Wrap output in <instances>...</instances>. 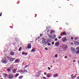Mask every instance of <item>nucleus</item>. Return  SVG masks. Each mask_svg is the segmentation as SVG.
<instances>
[{"label": "nucleus", "mask_w": 79, "mask_h": 79, "mask_svg": "<svg viewBox=\"0 0 79 79\" xmlns=\"http://www.w3.org/2000/svg\"><path fill=\"white\" fill-rule=\"evenodd\" d=\"M23 77V76H20V77H19V79H22Z\"/></svg>", "instance_id": "obj_22"}, {"label": "nucleus", "mask_w": 79, "mask_h": 79, "mask_svg": "<svg viewBox=\"0 0 79 79\" xmlns=\"http://www.w3.org/2000/svg\"><path fill=\"white\" fill-rule=\"evenodd\" d=\"M71 45H73V43H71Z\"/></svg>", "instance_id": "obj_50"}, {"label": "nucleus", "mask_w": 79, "mask_h": 79, "mask_svg": "<svg viewBox=\"0 0 79 79\" xmlns=\"http://www.w3.org/2000/svg\"><path fill=\"white\" fill-rule=\"evenodd\" d=\"M21 70H19L18 71L17 73H21Z\"/></svg>", "instance_id": "obj_25"}, {"label": "nucleus", "mask_w": 79, "mask_h": 79, "mask_svg": "<svg viewBox=\"0 0 79 79\" xmlns=\"http://www.w3.org/2000/svg\"><path fill=\"white\" fill-rule=\"evenodd\" d=\"M65 33V32L64 31L62 33V35H64Z\"/></svg>", "instance_id": "obj_34"}, {"label": "nucleus", "mask_w": 79, "mask_h": 79, "mask_svg": "<svg viewBox=\"0 0 79 79\" xmlns=\"http://www.w3.org/2000/svg\"><path fill=\"white\" fill-rule=\"evenodd\" d=\"M32 52H35V48H33L32 50Z\"/></svg>", "instance_id": "obj_23"}, {"label": "nucleus", "mask_w": 79, "mask_h": 79, "mask_svg": "<svg viewBox=\"0 0 79 79\" xmlns=\"http://www.w3.org/2000/svg\"><path fill=\"white\" fill-rule=\"evenodd\" d=\"M42 39L43 40H42V44H44L45 43V38H43Z\"/></svg>", "instance_id": "obj_8"}, {"label": "nucleus", "mask_w": 79, "mask_h": 79, "mask_svg": "<svg viewBox=\"0 0 79 79\" xmlns=\"http://www.w3.org/2000/svg\"><path fill=\"white\" fill-rule=\"evenodd\" d=\"M55 45H56L57 47H58V46L60 45V43H57L55 44Z\"/></svg>", "instance_id": "obj_15"}, {"label": "nucleus", "mask_w": 79, "mask_h": 79, "mask_svg": "<svg viewBox=\"0 0 79 79\" xmlns=\"http://www.w3.org/2000/svg\"><path fill=\"white\" fill-rule=\"evenodd\" d=\"M50 34H52V32H50Z\"/></svg>", "instance_id": "obj_58"}, {"label": "nucleus", "mask_w": 79, "mask_h": 79, "mask_svg": "<svg viewBox=\"0 0 79 79\" xmlns=\"http://www.w3.org/2000/svg\"><path fill=\"white\" fill-rule=\"evenodd\" d=\"M7 71L8 72H10V71H11V70L9 68L7 69Z\"/></svg>", "instance_id": "obj_24"}, {"label": "nucleus", "mask_w": 79, "mask_h": 79, "mask_svg": "<svg viewBox=\"0 0 79 79\" xmlns=\"http://www.w3.org/2000/svg\"><path fill=\"white\" fill-rule=\"evenodd\" d=\"M74 44L75 45H79V42L77 41H74Z\"/></svg>", "instance_id": "obj_4"}, {"label": "nucleus", "mask_w": 79, "mask_h": 79, "mask_svg": "<svg viewBox=\"0 0 79 79\" xmlns=\"http://www.w3.org/2000/svg\"><path fill=\"white\" fill-rule=\"evenodd\" d=\"M30 42H32V41H30Z\"/></svg>", "instance_id": "obj_61"}, {"label": "nucleus", "mask_w": 79, "mask_h": 79, "mask_svg": "<svg viewBox=\"0 0 79 79\" xmlns=\"http://www.w3.org/2000/svg\"><path fill=\"white\" fill-rule=\"evenodd\" d=\"M58 76V74H56L55 75H54V77H57Z\"/></svg>", "instance_id": "obj_28"}, {"label": "nucleus", "mask_w": 79, "mask_h": 79, "mask_svg": "<svg viewBox=\"0 0 79 79\" xmlns=\"http://www.w3.org/2000/svg\"><path fill=\"white\" fill-rule=\"evenodd\" d=\"M17 70V69H14L12 71H13V73H16V70Z\"/></svg>", "instance_id": "obj_12"}, {"label": "nucleus", "mask_w": 79, "mask_h": 79, "mask_svg": "<svg viewBox=\"0 0 79 79\" xmlns=\"http://www.w3.org/2000/svg\"><path fill=\"white\" fill-rule=\"evenodd\" d=\"M74 77H72V79H74Z\"/></svg>", "instance_id": "obj_48"}, {"label": "nucleus", "mask_w": 79, "mask_h": 79, "mask_svg": "<svg viewBox=\"0 0 79 79\" xmlns=\"http://www.w3.org/2000/svg\"><path fill=\"white\" fill-rule=\"evenodd\" d=\"M77 79H79V77H77Z\"/></svg>", "instance_id": "obj_55"}, {"label": "nucleus", "mask_w": 79, "mask_h": 79, "mask_svg": "<svg viewBox=\"0 0 79 79\" xmlns=\"http://www.w3.org/2000/svg\"><path fill=\"white\" fill-rule=\"evenodd\" d=\"M62 37H61V36H59V39H61V38H62Z\"/></svg>", "instance_id": "obj_41"}, {"label": "nucleus", "mask_w": 79, "mask_h": 79, "mask_svg": "<svg viewBox=\"0 0 79 79\" xmlns=\"http://www.w3.org/2000/svg\"><path fill=\"white\" fill-rule=\"evenodd\" d=\"M70 50L71 52H73V53H74L76 52V50H75V49L73 47H71L70 48Z\"/></svg>", "instance_id": "obj_3"}, {"label": "nucleus", "mask_w": 79, "mask_h": 79, "mask_svg": "<svg viewBox=\"0 0 79 79\" xmlns=\"http://www.w3.org/2000/svg\"><path fill=\"white\" fill-rule=\"evenodd\" d=\"M55 58H57L58 57V55L56 54L55 56Z\"/></svg>", "instance_id": "obj_29"}, {"label": "nucleus", "mask_w": 79, "mask_h": 79, "mask_svg": "<svg viewBox=\"0 0 79 79\" xmlns=\"http://www.w3.org/2000/svg\"><path fill=\"white\" fill-rule=\"evenodd\" d=\"M3 79V78H1V79Z\"/></svg>", "instance_id": "obj_60"}, {"label": "nucleus", "mask_w": 79, "mask_h": 79, "mask_svg": "<svg viewBox=\"0 0 79 79\" xmlns=\"http://www.w3.org/2000/svg\"><path fill=\"white\" fill-rule=\"evenodd\" d=\"M76 50H79V47H77V48H76Z\"/></svg>", "instance_id": "obj_30"}, {"label": "nucleus", "mask_w": 79, "mask_h": 79, "mask_svg": "<svg viewBox=\"0 0 79 79\" xmlns=\"http://www.w3.org/2000/svg\"><path fill=\"white\" fill-rule=\"evenodd\" d=\"M52 32H55L54 31H51Z\"/></svg>", "instance_id": "obj_49"}, {"label": "nucleus", "mask_w": 79, "mask_h": 79, "mask_svg": "<svg viewBox=\"0 0 79 79\" xmlns=\"http://www.w3.org/2000/svg\"><path fill=\"white\" fill-rule=\"evenodd\" d=\"M50 31V30H48V31L47 32H48Z\"/></svg>", "instance_id": "obj_54"}, {"label": "nucleus", "mask_w": 79, "mask_h": 79, "mask_svg": "<svg viewBox=\"0 0 79 79\" xmlns=\"http://www.w3.org/2000/svg\"><path fill=\"white\" fill-rule=\"evenodd\" d=\"M8 78L10 79H12L14 78V75L12 74H10L8 76Z\"/></svg>", "instance_id": "obj_2"}, {"label": "nucleus", "mask_w": 79, "mask_h": 79, "mask_svg": "<svg viewBox=\"0 0 79 79\" xmlns=\"http://www.w3.org/2000/svg\"><path fill=\"white\" fill-rule=\"evenodd\" d=\"M73 62H76V60H73Z\"/></svg>", "instance_id": "obj_51"}, {"label": "nucleus", "mask_w": 79, "mask_h": 79, "mask_svg": "<svg viewBox=\"0 0 79 79\" xmlns=\"http://www.w3.org/2000/svg\"><path fill=\"white\" fill-rule=\"evenodd\" d=\"M40 73H41V70H40L38 72V73L39 74Z\"/></svg>", "instance_id": "obj_27"}, {"label": "nucleus", "mask_w": 79, "mask_h": 79, "mask_svg": "<svg viewBox=\"0 0 79 79\" xmlns=\"http://www.w3.org/2000/svg\"><path fill=\"white\" fill-rule=\"evenodd\" d=\"M24 73V69L21 70V73Z\"/></svg>", "instance_id": "obj_35"}, {"label": "nucleus", "mask_w": 79, "mask_h": 79, "mask_svg": "<svg viewBox=\"0 0 79 79\" xmlns=\"http://www.w3.org/2000/svg\"><path fill=\"white\" fill-rule=\"evenodd\" d=\"M50 67H51V68H52V67H53V66H50Z\"/></svg>", "instance_id": "obj_56"}, {"label": "nucleus", "mask_w": 79, "mask_h": 79, "mask_svg": "<svg viewBox=\"0 0 79 79\" xmlns=\"http://www.w3.org/2000/svg\"><path fill=\"white\" fill-rule=\"evenodd\" d=\"M21 50H22V47H20L19 49V52H21Z\"/></svg>", "instance_id": "obj_19"}, {"label": "nucleus", "mask_w": 79, "mask_h": 79, "mask_svg": "<svg viewBox=\"0 0 79 79\" xmlns=\"http://www.w3.org/2000/svg\"><path fill=\"white\" fill-rule=\"evenodd\" d=\"M2 62L3 63H5V64L7 63V61L5 60H3L2 61Z\"/></svg>", "instance_id": "obj_10"}, {"label": "nucleus", "mask_w": 79, "mask_h": 79, "mask_svg": "<svg viewBox=\"0 0 79 79\" xmlns=\"http://www.w3.org/2000/svg\"><path fill=\"white\" fill-rule=\"evenodd\" d=\"M4 75L5 77H7L8 76V74L6 73L4 74Z\"/></svg>", "instance_id": "obj_18"}, {"label": "nucleus", "mask_w": 79, "mask_h": 79, "mask_svg": "<svg viewBox=\"0 0 79 79\" xmlns=\"http://www.w3.org/2000/svg\"><path fill=\"white\" fill-rule=\"evenodd\" d=\"M51 76V74L50 73H48L46 76L47 77H50V76Z\"/></svg>", "instance_id": "obj_7"}, {"label": "nucleus", "mask_w": 79, "mask_h": 79, "mask_svg": "<svg viewBox=\"0 0 79 79\" xmlns=\"http://www.w3.org/2000/svg\"><path fill=\"white\" fill-rule=\"evenodd\" d=\"M71 39L72 40H73V37H71Z\"/></svg>", "instance_id": "obj_46"}, {"label": "nucleus", "mask_w": 79, "mask_h": 79, "mask_svg": "<svg viewBox=\"0 0 79 79\" xmlns=\"http://www.w3.org/2000/svg\"><path fill=\"white\" fill-rule=\"evenodd\" d=\"M69 56L70 57H71V56H71V55H69Z\"/></svg>", "instance_id": "obj_53"}, {"label": "nucleus", "mask_w": 79, "mask_h": 79, "mask_svg": "<svg viewBox=\"0 0 79 79\" xmlns=\"http://www.w3.org/2000/svg\"><path fill=\"white\" fill-rule=\"evenodd\" d=\"M19 62H20V60L19 59H17L15 60L14 63H17Z\"/></svg>", "instance_id": "obj_5"}, {"label": "nucleus", "mask_w": 79, "mask_h": 79, "mask_svg": "<svg viewBox=\"0 0 79 79\" xmlns=\"http://www.w3.org/2000/svg\"><path fill=\"white\" fill-rule=\"evenodd\" d=\"M45 49L46 50H48V48H45Z\"/></svg>", "instance_id": "obj_38"}, {"label": "nucleus", "mask_w": 79, "mask_h": 79, "mask_svg": "<svg viewBox=\"0 0 79 79\" xmlns=\"http://www.w3.org/2000/svg\"><path fill=\"white\" fill-rule=\"evenodd\" d=\"M44 75H47V73H46V72H44Z\"/></svg>", "instance_id": "obj_43"}, {"label": "nucleus", "mask_w": 79, "mask_h": 79, "mask_svg": "<svg viewBox=\"0 0 79 79\" xmlns=\"http://www.w3.org/2000/svg\"><path fill=\"white\" fill-rule=\"evenodd\" d=\"M47 42L48 43H50V42H51V40L50 39H48L47 41Z\"/></svg>", "instance_id": "obj_21"}, {"label": "nucleus", "mask_w": 79, "mask_h": 79, "mask_svg": "<svg viewBox=\"0 0 79 79\" xmlns=\"http://www.w3.org/2000/svg\"><path fill=\"white\" fill-rule=\"evenodd\" d=\"M2 12L0 13V14L2 15Z\"/></svg>", "instance_id": "obj_59"}, {"label": "nucleus", "mask_w": 79, "mask_h": 79, "mask_svg": "<svg viewBox=\"0 0 79 79\" xmlns=\"http://www.w3.org/2000/svg\"><path fill=\"white\" fill-rule=\"evenodd\" d=\"M0 16H2V14L0 15Z\"/></svg>", "instance_id": "obj_57"}, {"label": "nucleus", "mask_w": 79, "mask_h": 79, "mask_svg": "<svg viewBox=\"0 0 79 79\" xmlns=\"http://www.w3.org/2000/svg\"><path fill=\"white\" fill-rule=\"evenodd\" d=\"M48 43V42H46L45 41V45H47V44Z\"/></svg>", "instance_id": "obj_37"}, {"label": "nucleus", "mask_w": 79, "mask_h": 79, "mask_svg": "<svg viewBox=\"0 0 79 79\" xmlns=\"http://www.w3.org/2000/svg\"><path fill=\"white\" fill-rule=\"evenodd\" d=\"M28 48H31V44L29 43L27 46Z\"/></svg>", "instance_id": "obj_6"}, {"label": "nucleus", "mask_w": 79, "mask_h": 79, "mask_svg": "<svg viewBox=\"0 0 79 79\" xmlns=\"http://www.w3.org/2000/svg\"><path fill=\"white\" fill-rule=\"evenodd\" d=\"M28 66H27V65H26V66H25V67H24V69L25 68H27V67Z\"/></svg>", "instance_id": "obj_33"}, {"label": "nucleus", "mask_w": 79, "mask_h": 79, "mask_svg": "<svg viewBox=\"0 0 79 79\" xmlns=\"http://www.w3.org/2000/svg\"><path fill=\"white\" fill-rule=\"evenodd\" d=\"M48 69L49 70H50V69H51L49 67H48Z\"/></svg>", "instance_id": "obj_40"}, {"label": "nucleus", "mask_w": 79, "mask_h": 79, "mask_svg": "<svg viewBox=\"0 0 79 79\" xmlns=\"http://www.w3.org/2000/svg\"><path fill=\"white\" fill-rule=\"evenodd\" d=\"M64 58H65V59H66L68 57H67V56H65L64 57Z\"/></svg>", "instance_id": "obj_36"}, {"label": "nucleus", "mask_w": 79, "mask_h": 79, "mask_svg": "<svg viewBox=\"0 0 79 79\" xmlns=\"http://www.w3.org/2000/svg\"><path fill=\"white\" fill-rule=\"evenodd\" d=\"M52 45H54V44H55V42H52Z\"/></svg>", "instance_id": "obj_39"}, {"label": "nucleus", "mask_w": 79, "mask_h": 79, "mask_svg": "<svg viewBox=\"0 0 79 79\" xmlns=\"http://www.w3.org/2000/svg\"><path fill=\"white\" fill-rule=\"evenodd\" d=\"M66 48H68V46L67 45L65 46L64 48V50H67Z\"/></svg>", "instance_id": "obj_17"}, {"label": "nucleus", "mask_w": 79, "mask_h": 79, "mask_svg": "<svg viewBox=\"0 0 79 79\" xmlns=\"http://www.w3.org/2000/svg\"><path fill=\"white\" fill-rule=\"evenodd\" d=\"M10 54L11 55L13 56V55H14V52H13V51L11 52L10 53Z\"/></svg>", "instance_id": "obj_11"}, {"label": "nucleus", "mask_w": 79, "mask_h": 79, "mask_svg": "<svg viewBox=\"0 0 79 79\" xmlns=\"http://www.w3.org/2000/svg\"><path fill=\"white\" fill-rule=\"evenodd\" d=\"M63 41L64 42H65V41H67V38H65L63 40Z\"/></svg>", "instance_id": "obj_14"}, {"label": "nucleus", "mask_w": 79, "mask_h": 79, "mask_svg": "<svg viewBox=\"0 0 79 79\" xmlns=\"http://www.w3.org/2000/svg\"><path fill=\"white\" fill-rule=\"evenodd\" d=\"M74 74H72L71 76V77H72V76H74Z\"/></svg>", "instance_id": "obj_47"}, {"label": "nucleus", "mask_w": 79, "mask_h": 79, "mask_svg": "<svg viewBox=\"0 0 79 79\" xmlns=\"http://www.w3.org/2000/svg\"><path fill=\"white\" fill-rule=\"evenodd\" d=\"M70 5H71V4H70Z\"/></svg>", "instance_id": "obj_62"}, {"label": "nucleus", "mask_w": 79, "mask_h": 79, "mask_svg": "<svg viewBox=\"0 0 79 79\" xmlns=\"http://www.w3.org/2000/svg\"><path fill=\"white\" fill-rule=\"evenodd\" d=\"M19 75V73H16L15 75V76H16V77H17Z\"/></svg>", "instance_id": "obj_16"}, {"label": "nucleus", "mask_w": 79, "mask_h": 79, "mask_svg": "<svg viewBox=\"0 0 79 79\" xmlns=\"http://www.w3.org/2000/svg\"><path fill=\"white\" fill-rule=\"evenodd\" d=\"M43 79H47V78L45 77H43Z\"/></svg>", "instance_id": "obj_32"}, {"label": "nucleus", "mask_w": 79, "mask_h": 79, "mask_svg": "<svg viewBox=\"0 0 79 79\" xmlns=\"http://www.w3.org/2000/svg\"><path fill=\"white\" fill-rule=\"evenodd\" d=\"M28 53L27 52H26L25 53V52H22V55H24V54L25 55V56H26V55H27Z\"/></svg>", "instance_id": "obj_9"}, {"label": "nucleus", "mask_w": 79, "mask_h": 79, "mask_svg": "<svg viewBox=\"0 0 79 79\" xmlns=\"http://www.w3.org/2000/svg\"><path fill=\"white\" fill-rule=\"evenodd\" d=\"M43 35V34H40V36H42Z\"/></svg>", "instance_id": "obj_52"}, {"label": "nucleus", "mask_w": 79, "mask_h": 79, "mask_svg": "<svg viewBox=\"0 0 79 79\" xmlns=\"http://www.w3.org/2000/svg\"><path fill=\"white\" fill-rule=\"evenodd\" d=\"M7 58L9 60H10V61H13L14 60H15V58H10V57L7 56Z\"/></svg>", "instance_id": "obj_1"}, {"label": "nucleus", "mask_w": 79, "mask_h": 79, "mask_svg": "<svg viewBox=\"0 0 79 79\" xmlns=\"http://www.w3.org/2000/svg\"><path fill=\"white\" fill-rule=\"evenodd\" d=\"M48 37L50 39H53V38L52 37V35H49Z\"/></svg>", "instance_id": "obj_20"}, {"label": "nucleus", "mask_w": 79, "mask_h": 79, "mask_svg": "<svg viewBox=\"0 0 79 79\" xmlns=\"http://www.w3.org/2000/svg\"><path fill=\"white\" fill-rule=\"evenodd\" d=\"M23 71L24 72V73H26V72H27V71L26 69H23Z\"/></svg>", "instance_id": "obj_26"}, {"label": "nucleus", "mask_w": 79, "mask_h": 79, "mask_svg": "<svg viewBox=\"0 0 79 79\" xmlns=\"http://www.w3.org/2000/svg\"><path fill=\"white\" fill-rule=\"evenodd\" d=\"M48 46H50V45H51V44L50 43H48Z\"/></svg>", "instance_id": "obj_31"}, {"label": "nucleus", "mask_w": 79, "mask_h": 79, "mask_svg": "<svg viewBox=\"0 0 79 79\" xmlns=\"http://www.w3.org/2000/svg\"><path fill=\"white\" fill-rule=\"evenodd\" d=\"M55 41H57L58 40V39L57 38H56L55 40Z\"/></svg>", "instance_id": "obj_42"}, {"label": "nucleus", "mask_w": 79, "mask_h": 79, "mask_svg": "<svg viewBox=\"0 0 79 79\" xmlns=\"http://www.w3.org/2000/svg\"><path fill=\"white\" fill-rule=\"evenodd\" d=\"M73 77L74 78H76V75H74V76H73Z\"/></svg>", "instance_id": "obj_45"}, {"label": "nucleus", "mask_w": 79, "mask_h": 79, "mask_svg": "<svg viewBox=\"0 0 79 79\" xmlns=\"http://www.w3.org/2000/svg\"><path fill=\"white\" fill-rule=\"evenodd\" d=\"M14 68V67H13V66H11L9 67V69L10 70H11V69H13Z\"/></svg>", "instance_id": "obj_13"}, {"label": "nucleus", "mask_w": 79, "mask_h": 79, "mask_svg": "<svg viewBox=\"0 0 79 79\" xmlns=\"http://www.w3.org/2000/svg\"><path fill=\"white\" fill-rule=\"evenodd\" d=\"M78 39V37H76L75 38V40H76V39Z\"/></svg>", "instance_id": "obj_44"}]
</instances>
